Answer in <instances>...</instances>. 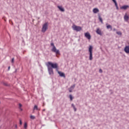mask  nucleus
<instances>
[{
    "mask_svg": "<svg viewBox=\"0 0 129 129\" xmlns=\"http://www.w3.org/2000/svg\"><path fill=\"white\" fill-rule=\"evenodd\" d=\"M46 66L47 67L49 75H54V71L53 70V69H56V71H57V73L59 74L60 77H63V78H65L66 77V76H65V74L58 71L59 70V67L58 66V63H52L51 62L48 61L46 63Z\"/></svg>",
    "mask_w": 129,
    "mask_h": 129,
    "instance_id": "1",
    "label": "nucleus"
},
{
    "mask_svg": "<svg viewBox=\"0 0 129 129\" xmlns=\"http://www.w3.org/2000/svg\"><path fill=\"white\" fill-rule=\"evenodd\" d=\"M50 45L52 46V48L51 49L52 52H53V53H55L56 55H60V51L59 50V49H57L56 46H55V45H54V43H51Z\"/></svg>",
    "mask_w": 129,
    "mask_h": 129,
    "instance_id": "2",
    "label": "nucleus"
},
{
    "mask_svg": "<svg viewBox=\"0 0 129 129\" xmlns=\"http://www.w3.org/2000/svg\"><path fill=\"white\" fill-rule=\"evenodd\" d=\"M72 29L74 31H76V32H80V31L82 30V27L76 26L75 24H73L72 26Z\"/></svg>",
    "mask_w": 129,
    "mask_h": 129,
    "instance_id": "3",
    "label": "nucleus"
},
{
    "mask_svg": "<svg viewBox=\"0 0 129 129\" xmlns=\"http://www.w3.org/2000/svg\"><path fill=\"white\" fill-rule=\"evenodd\" d=\"M92 46L90 45L89 48V60H90V61L92 60V59H93V57H92Z\"/></svg>",
    "mask_w": 129,
    "mask_h": 129,
    "instance_id": "4",
    "label": "nucleus"
},
{
    "mask_svg": "<svg viewBox=\"0 0 129 129\" xmlns=\"http://www.w3.org/2000/svg\"><path fill=\"white\" fill-rule=\"evenodd\" d=\"M48 30V23H45L43 24L42 28V33H45Z\"/></svg>",
    "mask_w": 129,
    "mask_h": 129,
    "instance_id": "5",
    "label": "nucleus"
},
{
    "mask_svg": "<svg viewBox=\"0 0 129 129\" xmlns=\"http://www.w3.org/2000/svg\"><path fill=\"white\" fill-rule=\"evenodd\" d=\"M85 37H86V38L88 40H90L91 39V35H90V34L89 33V32L85 33Z\"/></svg>",
    "mask_w": 129,
    "mask_h": 129,
    "instance_id": "6",
    "label": "nucleus"
},
{
    "mask_svg": "<svg viewBox=\"0 0 129 129\" xmlns=\"http://www.w3.org/2000/svg\"><path fill=\"white\" fill-rule=\"evenodd\" d=\"M96 33H97L98 35H100V36H102V32L99 28H97Z\"/></svg>",
    "mask_w": 129,
    "mask_h": 129,
    "instance_id": "7",
    "label": "nucleus"
},
{
    "mask_svg": "<svg viewBox=\"0 0 129 129\" xmlns=\"http://www.w3.org/2000/svg\"><path fill=\"white\" fill-rule=\"evenodd\" d=\"M129 6L128 5H124L123 6H121V7H120V10H127V9H128Z\"/></svg>",
    "mask_w": 129,
    "mask_h": 129,
    "instance_id": "8",
    "label": "nucleus"
},
{
    "mask_svg": "<svg viewBox=\"0 0 129 129\" xmlns=\"http://www.w3.org/2000/svg\"><path fill=\"white\" fill-rule=\"evenodd\" d=\"M124 52L126 53V54L129 53V45L126 46L124 49Z\"/></svg>",
    "mask_w": 129,
    "mask_h": 129,
    "instance_id": "9",
    "label": "nucleus"
},
{
    "mask_svg": "<svg viewBox=\"0 0 129 129\" xmlns=\"http://www.w3.org/2000/svg\"><path fill=\"white\" fill-rule=\"evenodd\" d=\"M129 19V16L127 15V14L126 13L125 15L124 16V20L125 22H127Z\"/></svg>",
    "mask_w": 129,
    "mask_h": 129,
    "instance_id": "10",
    "label": "nucleus"
},
{
    "mask_svg": "<svg viewBox=\"0 0 129 129\" xmlns=\"http://www.w3.org/2000/svg\"><path fill=\"white\" fill-rule=\"evenodd\" d=\"M93 13H94V14H97V13H99V10L97 8H94L93 10Z\"/></svg>",
    "mask_w": 129,
    "mask_h": 129,
    "instance_id": "11",
    "label": "nucleus"
},
{
    "mask_svg": "<svg viewBox=\"0 0 129 129\" xmlns=\"http://www.w3.org/2000/svg\"><path fill=\"white\" fill-rule=\"evenodd\" d=\"M57 8L60 12H65V9L62 6H57Z\"/></svg>",
    "mask_w": 129,
    "mask_h": 129,
    "instance_id": "12",
    "label": "nucleus"
},
{
    "mask_svg": "<svg viewBox=\"0 0 129 129\" xmlns=\"http://www.w3.org/2000/svg\"><path fill=\"white\" fill-rule=\"evenodd\" d=\"M98 19H99V20L100 21V23H101V24H103V20H102L101 16L99 14L98 15Z\"/></svg>",
    "mask_w": 129,
    "mask_h": 129,
    "instance_id": "13",
    "label": "nucleus"
},
{
    "mask_svg": "<svg viewBox=\"0 0 129 129\" xmlns=\"http://www.w3.org/2000/svg\"><path fill=\"white\" fill-rule=\"evenodd\" d=\"M35 110H40V108H38V106L35 105L33 108V112Z\"/></svg>",
    "mask_w": 129,
    "mask_h": 129,
    "instance_id": "14",
    "label": "nucleus"
},
{
    "mask_svg": "<svg viewBox=\"0 0 129 129\" xmlns=\"http://www.w3.org/2000/svg\"><path fill=\"white\" fill-rule=\"evenodd\" d=\"M72 106L73 108H74L75 111H76L77 110V109L76 108V107H75L74 104H72Z\"/></svg>",
    "mask_w": 129,
    "mask_h": 129,
    "instance_id": "15",
    "label": "nucleus"
},
{
    "mask_svg": "<svg viewBox=\"0 0 129 129\" xmlns=\"http://www.w3.org/2000/svg\"><path fill=\"white\" fill-rule=\"evenodd\" d=\"M112 1L114 3L115 7H118V6L117 5V3H116V0H112Z\"/></svg>",
    "mask_w": 129,
    "mask_h": 129,
    "instance_id": "16",
    "label": "nucleus"
},
{
    "mask_svg": "<svg viewBox=\"0 0 129 129\" xmlns=\"http://www.w3.org/2000/svg\"><path fill=\"white\" fill-rule=\"evenodd\" d=\"M107 29H110L111 30H112V26H111V25H109L108 26H107Z\"/></svg>",
    "mask_w": 129,
    "mask_h": 129,
    "instance_id": "17",
    "label": "nucleus"
},
{
    "mask_svg": "<svg viewBox=\"0 0 129 129\" xmlns=\"http://www.w3.org/2000/svg\"><path fill=\"white\" fill-rule=\"evenodd\" d=\"M117 35H119V36H121L122 35V33L120 31H117L116 32Z\"/></svg>",
    "mask_w": 129,
    "mask_h": 129,
    "instance_id": "18",
    "label": "nucleus"
},
{
    "mask_svg": "<svg viewBox=\"0 0 129 129\" xmlns=\"http://www.w3.org/2000/svg\"><path fill=\"white\" fill-rule=\"evenodd\" d=\"M75 86H76V85L74 84L70 88H71V89L73 90V89H74V88H75Z\"/></svg>",
    "mask_w": 129,
    "mask_h": 129,
    "instance_id": "19",
    "label": "nucleus"
},
{
    "mask_svg": "<svg viewBox=\"0 0 129 129\" xmlns=\"http://www.w3.org/2000/svg\"><path fill=\"white\" fill-rule=\"evenodd\" d=\"M30 118L31 119H35V118H36V117L35 116L31 115Z\"/></svg>",
    "mask_w": 129,
    "mask_h": 129,
    "instance_id": "20",
    "label": "nucleus"
},
{
    "mask_svg": "<svg viewBox=\"0 0 129 129\" xmlns=\"http://www.w3.org/2000/svg\"><path fill=\"white\" fill-rule=\"evenodd\" d=\"M69 96L71 101H72L73 100V97H72V95H70Z\"/></svg>",
    "mask_w": 129,
    "mask_h": 129,
    "instance_id": "21",
    "label": "nucleus"
},
{
    "mask_svg": "<svg viewBox=\"0 0 129 129\" xmlns=\"http://www.w3.org/2000/svg\"><path fill=\"white\" fill-rule=\"evenodd\" d=\"M19 108H20V109H21V111L23 110V109L21 108V107H22V104H21V103H20V104H19Z\"/></svg>",
    "mask_w": 129,
    "mask_h": 129,
    "instance_id": "22",
    "label": "nucleus"
},
{
    "mask_svg": "<svg viewBox=\"0 0 129 129\" xmlns=\"http://www.w3.org/2000/svg\"><path fill=\"white\" fill-rule=\"evenodd\" d=\"M27 126H28V124H27V123L25 122L24 123V128H26Z\"/></svg>",
    "mask_w": 129,
    "mask_h": 129,
    "instance_id": "23",
    "label": "nucleus"
},
{
    "mask_svg": "<svg viewBox=\"0 0 129 129\" xmlns=\"http://www.w3.org/2000/svg\"><path fill=\"white\" fill-rule=\"evenodd\" d=\"M12 63H14L15 62V58H13L11 60Z\"/></svg>",
    "mask_w": 129,
    "mask_h": 129,
    "instance_id": "24",
    "label": "nucleus"
},
{
    "mask_svg": "<svg viewBox=\"0 0 129 129\" xmlns=\"http://www.w3.org/2000/svg\"><path fill=\"white\" fill-rule=\"evenodd\" d=\"M4 85H5V86H8V83H4Z\"/></svg>",
    "mask_w": 129,
    "mask_h": 129,
    "instance_id": "25",
    "label": "nucleus"
},
{
    "mask_svg": "<svg viewBox=\"0 0 129 129\" xmlns=\"http://www.w3.org/2000/svg\"><path fill=\"white\" fill-rule=\"evenodd\" d=\"M72 89H71L70 88H69V92H72Z\"/></svg>",
    "mask_w": 129,
    "mask_h": 129,
    "instance_id": "26",
    "label": "nucleus"
},
{
    "mask_svg": "<svg viewBox=\"0 0 129 129\" xmlns=\"http://www.w3.org/2000/svg\"><path fill=\"white\" fill-rule=\"evenodd\" d=\"M99 73H102V70L100 69V70H99Z\"/></svg>",
    "mask_w": 129,
    "mask_h": 129,
    "instance_id": "27",
    "label": "nucleus"
},
{
    "mask_svg": "<svg viewBox=\"0 0 129 129\" xmlns=\"http://www.w3.org/2000/svg\"><path fill=\"white\" fill-rule=\"evenodd\" d=\"M20 124H22V120H20Z\"/></svg>",
    "mask_w": 129,
    "mask_h": 129,
    "instance_id": "28",
    "label": "nucleus"
},
{
    "mask_svg": "<svg viewBox=\"0 0 129 129\" xmlns=\"http://www.w3.org/2000/svg\"><path fill=\"white\" fill-rule=\"evenodd\" d=\"M116 10H119L118 6L116 7Z\"/></svg>",
    "mask_w": 129,
    "mask_h": 129,
    "instance_id": "29",
    "label": "nucleus"
},
{
    "mask_svg": "<svg viewBox=\"0 0 129 129\" xmlns=\"http://www.w3.org/2000/svg\"><path fill=\"white\" fill-rule=\"evenodd\" d=\"M113 31H116V29H115V28H114L113 29Z\"/></svg>",
    "mask_w": 129,
    "mask_h": 129,
    "instance_id": "30",
    "label": "nucleus"
},
{
    "mask_svg": "<svg viewBox=\"0 0 129 129\" xmlns=\"http://www.w3.org/2000/svg\"><path fill=\"white\" fill-rule=\"evenodd\" d=\"M10 68H11V67H8L9 70H10Z\"/></svg>",
    "mask_w": 129,
    "mask_h": 129,
    "instance_id": "31",
    "label": "nucleus"
},
{
    "mask_svg": "<svg viewBox=\"0 0 129 129\" xmlns=\"http://www.w3.org/2000/svg\"><path fill=\"white\" fill-rule=\"evenodd\" d=\"M16 127H17V125H16Z\"/></svg>",
    "mask_w": 129,
    "mask_h": 129,
    "instance_id": "32",
    "label": "nucleus"
}]
</instances>
